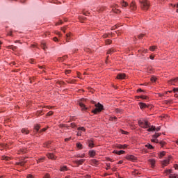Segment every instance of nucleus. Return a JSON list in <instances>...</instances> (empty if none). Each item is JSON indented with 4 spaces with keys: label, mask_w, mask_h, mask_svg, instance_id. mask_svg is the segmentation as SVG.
<instances>
[{
    "label": "nucleus",
    "mask_w": 178,
    "mask_h": 178,
    "mask_svg": "<svg viewBox=\"0 0 178 178\" xmlns=\"http://www.w3.org/2000/svg\"><path fill=\"white\" fill-rule=\"evenodd\" d=\"M105 43H106V45H109V44H112V40H111L109 39L106 40Z\"/></svg>",
    "instance_id": "nucleus-32"
},
{
    "label": "nucleus",
    "mask_w": 178,
    "mask_h": 178,
    "mask_svg": "<svg viewBox=\"0 0 178 178\" xmlns=\"http://www.w3.org/2000/svg\"><path fill=\"white\" fill-rule=\"evenodd\" d=\"M139 2L143 10H148L149 8V1L148 0H139Z\"/></svg>",
    "instance_id": "nucleus-1"
},
{
    "label": "nucleus",
    "mask_w": 178,
    "mask_h": 178,
    "mask_svg": "<svg viewBox=\"0 0 178 178\" xmlns=\"http://www.w3.org/2000/svg\"><path fill=\"white\" fill-rule=\"evenodd\" d=\"M70 140H72V137L65 138V141L67 142V141H70Z\"/></svg>",
    "instance_id": "nucleus-54"
},
{
    "label": "nucleus",
    "mask_w": 178,
    "mask_h": 178,
    "mask_svg": "<svg viewBox=\"0 0 178 178\" xmlns=\"http://www.w3.org/2000/svg\"><path fill=\"white\" fill-rule=\"evenodd\" d=\"M76 147L79 148V149H82L83 145H81V143H76Z\"/></svg>",
    "instance_id": "nucleus-33"
},
{
    "label": "nucleus",
    "mask_w": 178,
    "mask_h": 178,
    "mask_svg": "<svg viewBox=\"0 0 178 178\" xmlns=\"http://www.w3.org/2000/svg\"><path fill=\"white\" fill-rule=\"evenodd\" d=\"M169 162H170V159H166V160H164L163 161V165L164 166H168V165H169Z\"/></svg>",
    "instance_id": "nucleus-20"
},
{
    "label": "nucleus",
    "mask_w": 178,
    "mask_h": 178,
    "mask_svg": "<svg viewBox=\"0 0 178 178\" xmlns=\"http://www.w3.org/2000/svg\"><path fill=\"white\" fill-rule=\"evenodd\" d=\"M149 162L150 165H152V168H155V159H149Z\"/></svg>",
    "instance_id": "nucleus-15"
},
{
    "label": "nucleus",
    "mask_w": 178,
    "mask_h": 178,
    "mask_svg": "<svg viewBox=\"0 0 178 178\" xmlns=\"http://www.w3.org/2000/svg\"><path fill=\"white\" fill-rule=\"evenodd\" d=\"M8 49H12L13 51H16L17 49V47L10 45L7 47Z\"/></svg>",
    "instance_id": "nucleus-16"
},
{
    "label": "nucleus",
    "mask_w": 178,
    "mask_h": 178,
    "mask_svg": "<svg viewBox=\"0 0 178 178\" xmlns=\"http://www.w3.org/2000/svg\"><path fill=\"white\" fill-rule=\"evenodd\" d=\"M89 155L91 158H94L95 156V152L94 150L89 151Z\"/></svg>",
    "instance_id": "nucleus-18"
},
{
    "label": "nucleus",
    "mask_w": 178,
    "mask_h": 178,
    "mask_svg": "<svg viewBox=\"0 0 178 178\" xmlns=\"http://www.w3.org/2000/svg\"><path fill=\"white\" fill-rule=\"evenodd\" d=\"M159 130H161V127L155 128V131H159Z\"/></svg>",
    "instance_id": "nucleus-58"
},
{
    "label": "nucleus",
    "mask_w": 178,
    "mask_h": 178,
    "mask_svg": "<svg viewBox=\"0 0 178 178\" xmlns=\"http://www.w3.org/2000/svg\"><path fill=\"white\" fill-rule=\"evenodd\" d=\"M109 120H111V121L115 120V121H116V120H118V118H116V117H110Z\"/></svg>",
    "instance_id": "nucleus-38"
},
{
    "label": "nucleus",
    "mask_w": 178,
    "mask_h": 178,
    "mask_svg": "<svg viewBox=\"0 0 178 178\" xmlns=\"http://www.w3.org/2000/svg\"><path fill=\"white\" fill-rule=\"evenodd\" d=\"M124 150H120V151H114V153L115 154H117V155H122V154H124Z\"/></svg>",
    "instance_id": "nucleus-21"
},
{
    "label": "nucleus",
    "mask_w": 178,
    "mask_h": 178,
    "mask_svg": "<svg viewBox=\"0 0 178 178\" xmlns=\"http://www.w3.org/2000/svg\"><path fill=\"white\" fill-rule=\"evenodd\" d=\"M95 109L92 111V113H95V115H97L99 112H101L102 109H104V106H102L101 104L97 103L95 104Z\"/></svg>",
    "instance_id": "nucleus-3"
},
{
    "label": "nucleus",
    "mask_w": 178,
    "mask_h": 178,
    "mask_svg": "<svg viewBox=\"0 0 178 178\" xmlns=\"http://www.w3.org/2000/svg\"><path fill=\"white\" fill-rule=\"evenodd\" d=\"M74 80L68 81L67 83H70L71 84H74Z\"/></svg>",
    "instance_id": "nucleus-56"
},
{
    "label": "nucleus",
    "mask_w": 178,
    "mask_h": 178,
    "mask_svg": "<svg viewBox=\"0 0 178 178\" xmlns=\"http://www.w3.org/2000/svg\"><path fill=\"white\" fill-rule=\"evenodd\" d=\"M92 163H94V165H98V161H97L96 159H93L92 160Z\"/></svg>",
    "instance_id": "nucleus-45"
},
{
    "label": "nucleus",
    "mask_w": 178,
    "mask_h": 178,
    "mask_svg": "<svg viewBox=\"0 0 178 178\" xmlns=\"http://www.w3.org/2000/svg\"><path fill=\"white\" fill-rule=\"evenodd\" d=\"M51 115H54L53 111H49V113H47V116H51Z\"/></svg>",
    "instance_id": "nucleus-47"
},
{
    "label": "nucleus",
    "mask_w": 178,
    "mask_h": 178,
    "mask_svg": "<svg viewBox=\"0 0 178 178\" xmlns=\"http://www.w3.org/2000/svg\"><path fill=\"white\" fill-rule=\"evenodd\" d=\"M66 40L67 41H69V40H70V33L66 34Z\"/></svg>",
    "instance_id": "nucleus-40"
},
{
    "label": "nucleus",
    "mask_w": 178,
    "mask_h": 178,
    "mask_svg": "<svg viewBox=\"0 0 178 178\" xmlns=\"http://www.w3.org/2000/svg\"><path fill=\"white\" fill-rule=\"evenodd\" d=\"M47 156L49 158V159H56V156H55V155H54L52 153H48Z\"/></svg>",
    "instance_id": "nucleus-12"
},
{
    "label": "nucleus",
    "mask_w": 178,
    "mask_h": 178,
    "mask_svg": "<svg viewBox=\"0 0 178 178\" xmlns=\"http://www.w3.org/2000/svg\"><path fill=\"white\" fill-rule=\"evenodd\" d=\"M175 169H178V165H177V164H176V165H175Z\"/></svg>",
    "instance_id": "nucleus-64"
},
{
    "label": "nucleus",
    "mask_w": 178,
    "mask_h": 178,
    "mask_svg": "<svg viewBox=\"0 0 178 178\" xmlns=\"http://www.w3.org/2000/svg\"><path fill=\"white\" fill-rule=\"evenodd\" d=\"M103 38H108V35L107 33H105L102 35Z\"/></svg>",
    "instance_id": "nucleus-50"
},
{
    "label": "nucleus",
    "mask_w": 178,
    "mask_h": 178,
    "mask_svg": "<svg viewBox=\"0 0 178 178\" xmlns=\"http://www.w3.org/2000/svg\"><path fill=\"white\" fill-rule=\"evenodd\" d=\"M165 172L167 175H172V170H166Z\"/></svg>",
    "instance_id": "nucleus-42"
},
{
    "label": "nucleus",
    "mask_w": 178,
    "mask_h": 178,
    "mask_svg": "<svg viewBox=\"0 0 178 178\" xmlns=\"http://www.w3.org/2000/svg\"><path fill=\"white\" fill-rule=\"evenodd\" d=\"M104 10H105L104 7H101V8L97 9V12H99V13H101V12H104Z\"/></svg>",
    "instance_id": "nucleus-31"
},
{
    "label": "nucleus",
    "mask_w": 178,
    "mask_h": 178,
    "mask_svg": "<svg viewBox=\"0 0 178 178\" xmlns=\"http://www.w3.org/2000/svg\"><path fill=\"white\" fill-rule=\"evenodd\" d=\"M41 47L42 48V49H44V51H45V49H47V45L45 44V42H42L41 43Z\"/></svg>",
    "instance_id": "nucleus-26"
},
{
    "label": "nucleus",
    "mask_w": 178,
    "mask_h": 178,
    "mask_svg": "<svg viewBox=\"0 0 178 178\" xmlns=\"http://www.w3.org/2000/svg\"><path fill=\"white\" fill-rule=\"evenodd\" d=\"M139 106L140 109H145V108H148V105H147L145 103L140 102Z\"/></svg>",
    "instance_id": "nucleus-10"
},
{
    "label": "nucleus",
    "mask_w": 178,
    "mask_h": 178,
    "mask_svg": "<svg viewBox=\"0 0 178 178\" xmlns=\"http://www.w3.org/2000/svg\"><path fill=\"white\" fill-rule=\"evenodd\" d=\"M146 148L148 149H154V146H152L151 144L147 143V145H145Z\"/></svg>",
    "instance_id": "nucleus-23"
},
{
    "label": "nucleus",
    "mask_w": 178,
    "mask_h": 178,
    "mask_svg": "<svg viewBox=\"0 0 178 178\" xmlns=\"http://www.w3.org/2000/svg\"><path fill=\"white\" fill-rule=\"evenodd\" d=\"M84 162H86V159H81V160L74 161V163H76V165H78V166L79 165H83V163H84Z\"/></svg>",
    "instance_id": "nucleus-7"
},
{
    "label": "nucleus",
    "mask_w": 178,
    "mask_h": 178,
    "mask_svg": "<svg viewBox=\"0 0 178 178\" xmlns=\"http://www.w3.org/2000/svg\"><path fill=\"white\" fill-rule=\"evenodd\" d=\"M121 6H122V8H126V6H129V3H127V2L122 1L121 3Z\"/></svg>",
    "instance_id": "nucleus-24"
},
{
    "label": "nucleus",
    "mask_w": 178,
    "mask_h": 178,
    "mask_svg": "<svg viewBox=\"0 0 178 178\" xmlns=\"http://www.w3.org/2000/svg\"><path fill=\"white\" fill-rule=\"evenodd\" d=\"M165 152H161L160 153V156H161V157L165 156Z\"/></svg>",
    "instance_id": "nucleus-48"
},
{
    "label": "nucleus",
    "mask_w": 178,
    "mask_h": 178,
    "mask_svg": "<svg viewBox=\"0 0 178 178\" xmlns=\"http://www.w3.org/2000/svg\"><path fill=\"white\" fill-rule=\"evenodd\" d=\"M150 80L152 83H155V81H156V77L152 76Z\"/></svg>",
    "instance_id": "nucleus-36"
},
{
    "label": "nucleus",
    "mask_w": 178,
    "mask_h": 178,
    "mask_svg": "<svg viewBox=\"0 0 178 178\" xmlns=\"http://www.w3.org/2000/svg\"><path fill=\"white\" fill-rule=\"evenodd\" d=\"M78 130H81V131H86V129L83 127H79Z\"/></svg>",
    "instance_id": "nucleus-44"
},
{
    "label": "nucleus",
    "mask_w": 178,
    "mask_h": 178,
    "mask_svg": "<svg viewBox=\"0 0 178 178\" xmlns=\"http://www.w3.org/2000/svg\"><path fill=\"white\" fill-rule=\"evenodd\" d=\"M174 92H178V88H175L173 89Z\"/></svg>",
    "instance_id": "nucleus-57"
},
{
    "label": "nucleus",
    "mask_w": 178,
    "mask_h": 178,
    "mask_svg": "<svg viewBox=\"0 0 178 178\" xmlns=\"http://www.w3.org/2000/svg\"><path fill=\"white\" fill-rule=\"evenodd\" d=\"M147 131H155V127L154 126L151 127V124H149V127L147 129Z\"/></svg>",
    "instance_id": "nucleus-19"
},
{
    "label": "nucleus",
    "mask_w": 178,
    "mask_h": 178,
    "mask_svg": "<svg viewBox=\"0 0 178 178\" xmlns=\"http://www.w3.org/2000/svg\"><path fill=\"white\" fill-rule=\"evenodd\" d=\"M43 178H51V176L49 175V174H46Z\"/></svg>",
    "instance_id": "nucleus-46"
},
{
    "label": "nucleus",
    "mask_w": 178,
    "mask_h": 178,
    "mask_svg": "<svg viewBox=\"0 0 178 178\" xmlns=\"http://www.w3.org/2000/svg\"><path fill=\"white\" fill-rule=\"evenodd\" d=\"M67 58V56H65L64 57L59 58L58 60H59V62H63V60H65V59H66Z\"/></svg>",
    "instance_id": "nucleus-34"
},
{
    "label": "nucleus",
    "mask_w": 178,
    "mask_h": 178,
    "mask_svg": "<svg viewBox=\"0 0 178 178\" xmlns=\"http://www.w3.org/2000/svg\"><path fill=\"white\" fill-rule=\"evenodd\" d=\"M60 127H66V124H60Z\"/></svg>",
    "instance_id": "nucleus-60"
},
{
    "label": "nucleus",
    "mask_w": 178,
    "mask_h": 178,
    "mask_svg": "<svg viewBox=\"0 0 178 178\" xmlns=\"http://www.w3.org/2000/svg\"><path fill=\"white\" fill-rule=\"evenodd\" d=\"M54 41H55V42H58V38L55 37L54 38Z\"/></svg>",
    "instance_id": "nucleus-63"
},
{
    "label": "nucleus",
    "mask_w": 178,
    "mask_h": 178,
    "mask_svg": "<svg viewBox=\"0 0 178 178\" xmlns=\"http://www.w3.org/2000/svg\"><path fill=\"white\" fill-rule=\"evenodd\" d=\"M131 10H136L137 9V6L136 5V1H132L130 4Z\"/></svg>",
    "instance_id": "nucleus-8"
},
{
    "label": "nucleus",
    "mask_w": 178,
    "mask_h": 178,
    "mask_svg": "<svg viewBox=\"0 0 178 178\" xmlns=\"http://www.w3.org/2000/svg\"><path fill=\"white\" fill-rule=\"evenodd\" d=\"M140 98H141L142 99H148V97L145 95H141L140 96Z\"/></svg>",
    "instance_id": "nucleus-39"
},
{
    "label": "nucleus",
    "mask_w": 178,
    "mask_h": 178,
    "mask_svg": "<svg viewBox=\"0 0 178 178\" xmlns=\"http://www.w3.org/2000/svg\"><path fill=\"white\" fill-rule=\"evenodd\" d=\"M165 144H166V143L161 141L160 142V145H161V147H163V145H165Z\"/></svg>",
    "instance_id": "nucleus-52"
},
{
    "label": "nucleus",
    "mask_w": 178,
    "mask_h": 178,
    "mask_svg": "<svg viewBox=\"0 0 178 178\" xmlns=\"http://www.w3.org/2000/svg\"><path fill=\"white\" fill-rule=\"evenodd\" d=\"M117 148L119 149H126V148H127V145H118Z\"/></svg>",
    "instance_id": "nucleus-13"
},
{
    "label": "nucleus",
    "mask_w": 178,
    "mask_h": 178,
    "mask_svg": "<svg viewBox=\"0 0 178 178\" xmlns=\"http://www.w3.org/2000/svg\"><path fill=\"white\" fill-rule=\"evenodd\" d=\"M26 152H27V150L24 148H21L18 150L17 154H19V155H22L23 154H26Z\"/></svg>",
    "instance_id": "nucleus-11"
},
{
    "label": "nucleus",
    "mask_w": 178,
    "mask_h": 178,
    "mask_svg": "<svg viewBox=\"0 0 178 178\" xmlns=\"http://www.w3.org/2000/svg\"><path fill=\"white\" fill-rule=\"evenodd\" d=\"M60 172H66L67 170V167L66 165H63L60 168Z\"/></svg>",
    "instance_id": "nucleus-17"
},
{
    "label": "nucleus",
    "mask_w": 178,
    "mask_h": 178,
    "mask_svg": "<svg viewBox=\"0 0 178 178\" xmlns=\"http://www.w3.org/2000/svg\"><path fill=\"white\" fill-rule=\"evenodd\" d=\"M161 136V134L159 133H156L154 135H153L154 138H158Z\"/></svg>",
    "instance_id": "nucleus-35"
},
{
    "label": "nucleus",
    "mask_w": 178,
    "mask_h": 178,
    "mask_svg": "<svg viewBox=\"0 0 178 178\" xmlns=\"http://www.w3.org/2000/svg\"><path fill=\"white\" fill-rule=\"evenodd\" d=\"M27 178H34V177H33V175H29L27 176Z\"/></svg>",
    "instance_id": "nucleus-62"
},
{
    "label": "nucleus",
    "mask_w": 178,
    "mask_h": 178,
    "mask_svg": "<svg viewBox=\"0 0 178 178\" xmlns=\"http://www.w3.org/2000/svg\"><path fill=\"white\" fill-rule=\"evenodd\" d=\"M22 133L23 134H29L30 133V131H29V130H27L26 128H23L22 129Z\"/></svg>",
    "instance_id": "nucleus-22"
},
{
    "label": "nucleus",
    "mask_w": 178,
    "mask_h": 178,
    "mask_svg": "<svg viewBox=\"0 0 178 178\" xmlns=\"http://www.w3.org/2000/svg\"><path fill=\"white\" fill-rule=\"evenodd\" d=\"M72 70H65V74H70V73H71Z\"/></svg>",
    "instance_id": "nucleus-49"
},
{
    "label": "nucleus",
    "mask_w": 178,
    "mask_h": 178,
    "mask_svg": "<svg viewBox=\"0 0 178 178\" xmlns=\"http://www.w3.org/2000/svg\"><path fill=\"white\" fill-rule=\"evenodd\" d=\"M26 163H27V161H26V159H24L22 161L17 162L16 165H18L19 166H24V165H26Z\"/></svg>",
    "instance_id": "nucleus-9"
},
{
    "label": "nucleus",
    "mask_w": 178,
    "mask_h": 178,
    "mask_svg": "<svg viewBox=\"0 0 178 178\" xmlns=\"http://www.w3.org/2000/svg\"><path fill=\"white\" fill-rule=\"evenodd\" d=\"M169 178H178V175L177 174H170L169 175Z\"/></svg>",
    "instance_id": "nucleus-25"
},
{
    "label": "nucleus",
    "mask_w": 178,
    "mask_h": 178,
    "mask_svg": "<svg viewBox=\"0 0 178 178\" xmlns=\"http://www.w3.org/2000/svg\"><path fill=\"white\" fill-rule=\"evenodd\" d=\"M177 81H178V77L168 81V83L171 84L172 86H176V83H177Z\"/></svg>",
    "instance_id": "nucleus-6"
},
{
    "label": "nucleus",
    "mask_w": 178,
    "mask_h": 178,
    "mask_svg": "<svg viewBox=\"0 0 178 178\" xmlns=\"http://www.w3.org/2000/svg\"><path fill=\"white\" fill-rule=\"evenodd\" d=\"M116 79L118 80H124L126 79V74L120 73L117 75Z\"/></svg>",
    "instance_id": "nucleus-5"
},
{
    "label": "nucleus",
    "mask_w": 178,
    "mask_h": 178,
    "mask_svg": "<svg viewBox=\"0 0 178 178\" xmlns=\"http://www.w3.org/2000/svg\"><path fill=\"white\" fill-rule=\"evenodd\" d=\"M2 148H8V145H1Z\"/></svg>",
    "instance_id": "nucleus-53"
},
{
    "label": "nucleus",
    "mask_w": 178,
    "mask_h": 178,
    "mask_svg": "<svg viewBox=\"0 0 178 178\" xmlns=\"http://www.w3.org/2000/svg\"><path fill=\"white\" fill-rule=\"evenodd\" d=\"M1 159H3V161H9V159H10V157L7 156H2Z\"/></svg>",
    "instance_id": "nucleus-27"
},
{
    "label": "nucleus",
    "mask_w": 178,
    "mask_h": 178,
    "mask_svg": "<svg viewBox=\"0 0 178 178\" xmlns=\"http://www.w3.org/2000/svg\"><path fill=\"white\" fill-rule=\"evenodd\" d=\"M126 159H128V161H131L132 162H134V161H137V158L134 155H127L126 156Z\"/></svg>",
    "instance_id": "nucleus-4"
},
{
    "label": "nucleus",
    "mask_w": 178,
    "mask_h": 178,
    "mask_svg": "<svg viewBox=\"0 0 178 178\" xmlns=\"http://www.w3.org/2000/svg\"><path fill=\"white\" fill-rule=\"evenodd\" d=\"M116 113H123V110L120 108H115Z\"/></svg>",
    "instance_id": "nucleus-30"
},
{
    "label": "nucleus",
    "mask_w": 178,
    "mask_h": 178,
    "mask_svg": "<svg viewBox=\"0 0 178 178\" xmlns=\"http://www.w3.org/2000/svg\"><path fill=\"white\" fill-rule=\"evenodd\" d=\"M79 106L82 108V111H87V107H86V105H84V103L79 102Z\"/></svg>",
    "instance_id": "nucleus-14"
},
{
    "label": "nucleus",
    "mask_w": 178,
    "mask_h": 178,
    "mask_svg": "<svg viewBox=\"0 0 178 178\" xmlns=\"http://www.w3.org/2000/svg\"><path fill=\"white\" fill-rule=\"evenodd\" d=\"M44 159H45V157H42V158L39 159L38 160V163H40V162H43Z\"/></svg>",
    "instance_id": "nucleus-43"
},
{
    "label": "nucleus",
    "mask_w": 178,
    "mask_h": 178,
    "mask_svg": "<svg viewBox=\"0 0 178 178\" xmlns=\"http://www.w3.org/2000/svg\"><path fill=\"white\" fill-rule=\"evenodd\" d=\"M113 52H115V49H111L107 51V54L108 55H112V54H113Z\"/></svg>",
    "instance_id": "nucleus-28"
},
{
    "label": "nucleus",
    "mask_w": 178,
    "mask_h": 178,
    "mask_svg": "<svg viewBox=\"0 0 178 178\" xmlns=\"http://www.w3.org/2000/svg\"><path fill=\"white\" fill-rule=\"evenodd\" d=\"M40 125L37 124L36 126H35L34 130H35L36 131H38V130H40Z\"/></svg>",
    "instance_id": "nucleus-37"
},
{
    "label": "nucleus",
    "mask_w": 178,
    "mask_h": 178,
    "mask_svg": "<svg viewBox=\"0 0 178 178\" xmlns=\"http://www.w3.org/2000/svg\"><path fill=\"white\" fill-rule=\"evenodd\" d=\"M114 13H120V10H114Z\"/></svg>",
    "instance_id": "nucleus-61"
},
{
    "label": "nucleus",
    "mask_w": 178,
    "mask_h": 178,
    "mask_svg": "<svg viewBox=\"0 0 178 178\" xmlns=\"http://www.w3.org/2000/svg\"><path fill=\"white\" fill-rule=\"evenodd\" d=\"M138 124L143 129H148V127H149V122L148 121L140 120L138 121Z\"/></svg>",
    "instance_id": "nucleus-2"
},
{
    "label": "nucleus",
    "mask_w": 178,
    "mask_h": 178,
    "mask_svg": "<svg viewBox=\"0 0 178 178\" xmlns=\"http://www.w3.org/2000/svg\"><path fill=\"white\" fill-rule=\"evenodd\" d=\"M138 92H144V90H143L141 88L138 89Z\"/></svg>",
    "instance_id": "nucleus-59"
},
{
    "label": "nucleus",
    "mask_w": 178,
    "mask_h": 178,
    "mask_svg": "<svg viewBox=\"0 0 178 178\" xmlns=\"http://www.w3.org/2000/svg\"><path fill=\"white\" fill-rule=\"evenodd\" d=\"M88 145H89V147H90V148H94V142H92V141H89V143H88Z\"/></svg>",
    "instance_id": "nucleus-29"
},
{
    "label": "nucleus",
    "mask_w": 178,
    "mask_h": 178,
    "mask_svg": "<svg viewBox=\"0 0 178 178\" xmlns=\"http://www.w3.org/2000/svg\"><path fill=\"white\" fill-rule=\"evenodd\" d=\"M156 48V46H152L149 47L150 51H155V49Z\"/></svg>",
    "instance_id": "nucleus-41"
},
{
    "label": "nucleus",
    "mask_w": 178,
    "mask_h": 178,
    "mask_svg": "<svg viewBox=\"0 0 178 178\" xmlns=\"http://www.w3.org/2000/svg\"><path fill=\"white\" fill-rule=\"evenodd\" d=\"M71 127L74 128V127H76V124L74 122L73 123H71Z\"/></svg>",
    "instance_id": "nucleus-55"
},
{
    "label": "nucleus",
    "mask_w": 178,
    "mask_h": 178,
    "mask_svg": "<svg viewBox=\"0 0 178 178\" xmlns=\"http://www.w3.org/2000/svg\"><path fill=\"white\" fill-rule=\"evenodd\" d=\"M143 37H144V34H140L138 36V38H139V40H141V38H143Z\"/></svg>",
    "instance_id": "nucleus-51"
}]
</instances>
